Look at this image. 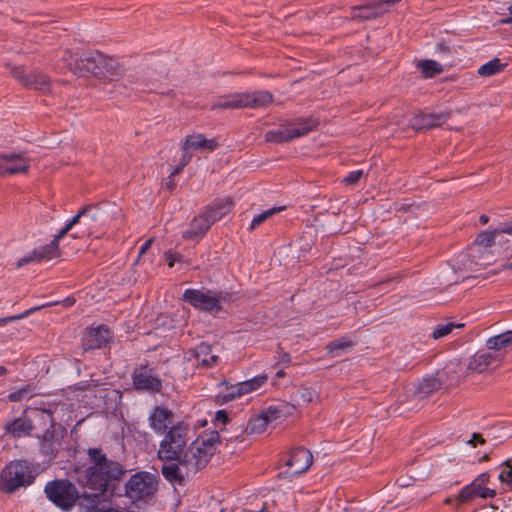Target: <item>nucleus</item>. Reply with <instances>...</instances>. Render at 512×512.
<instances>
[{"instance_id": "20", "label": "nucleus", "mask_w": 512, "mask_h": 512, "mask_svg": "<svg viewBox=\"0 0 512 512\" xmlns=\"http://www.w3.org/2000/svg\"><path fill=\"white\" fill-rule=\"evenodd\" d=\"M173 423L172 412L165 407H156L149 416V425L157 434L166 433Z\"/></svg>"}, {"instance_id": "51", "label": "nucleus", "mask_w": 512, "mask_h": 512, "mask_svg": "<svg viewBox=\"0 0 512 512\" xmlns=\"http://www.w3.org/2000/svg\"><path fill=\"white\" fill-rule=\"evenodd\" d=\"M216 422L225 425L228 422V415L225 411L221 410L216 413Z\"/></svg>"}, {"instance_id": "37", "label": "nucleus", "mask_w": 512, "mask_h": 512, "mask_svg": "<svg viewBox=\"0 0 512 512\" xmlns=\"http://www.w3.org/2000/svg\"><path fill=\"white\" fill-rule=\"evenodd\" d=\"M426 78L434 77L443 72V66L434 60H422L417 64Z\"/></svg>"}, {"instance_id": "57", "label": "nucleus", "mask_w": 512, "mask_h": 512, "mask_svg": "<svg viewBox=\"0 0 512 512\" xmlns=\"http://www.w3.org/2000/svg\"><path fill=\"white\" fill-rule=\"evenodd\" d=\"M183 170V167H181L180 165H178L173 171L172 173L170 174V178L171 177H174L175 175L179 174L181 171Z\"/></svg>"}, {"instance_id": "4", "label": "nucleus", "mask_w": 512, "mask_h": 512, "mask_svg": "<svg viewBox=\"0 0 512 512\" xmlns=\"http://www.w3.org/2000/svg\"><path fill=\"white\" fill-rule=\"evenodd\" d=\"M189 427L180 421L170 426L160 441L157 456L161 461L177 463L187 448Z\"/></svg>"}, {"instance_id": "39", "label": "nucleus", "mask_w": 512, "mask_h": 512, "mask_svg": "<svg viewBox=\"0 0 512 512\" xmlns=\"http://www.w3.org/2000/svg\"><path fill=\"white\" fill-rule=\"evenodd\" d=\"M354 346V343L347 338H340L334 341H331L326 345V350L332 355L337 356V351L346 350Z\"/></svg>"}, {"instance_id": "50", "label": "nucleus", "mask_w": 512, "mask_h": 512, "mask_svg": "<svg viewBox=\"0 0 512 512\" xmlns=\"http://www.w3.org/2000/svg\"><path fill=\"white\" fill-rule=\"evenodd\" d=\"M485 439L482 437L479 433H474L471 437V439L468 441V444H470L472 447H476L477 444H484Z\"/></svg>"}, {"instance_id": "6", "label": "nucleus", "mask_w": 512, "mask_h": 512, "mask_svg": "<svg viewBox=\"0 0 512 512\" xmlns=\"http://www.w3.org/2000/svg\"><path fill=\"white\" fill-rule=\"evenodd\" d=\"M32 466L25 460L13 461L6 465L0 476V488L5 493H13L20 487L34 481Z\"/></svg>"}, {"instance_id": "54", "label": "nucleus", "mask_w": 512, "mask_h": 512, "mask_svg": "<svg viewBox=\"0 0 512 512\" xmlns=\"http://www.w3.org/2000/svg\"><path fill=\"white\" fill-rule=\"evenodd\" d=\"M153 243V239H148L140 248L139 250V257H141L142 255H144L147 250L151 247Z\"/></svg>"}, {"instance_id": "59", "label": "nucleus", "mask_w": 512, "mask_h": 512, "mask_svg": "<svg viewBox=\"0 0 512 512\" xmlns=\"http://www.w3.org/2000/svg\"><path fill=\"white\" fill-rule=\"evenodd\" d=\"M439 49H440L441 51H444V52L448 51V47H447L446 45L442 44V43H441V44H439Z\"/></svg>"}, {"instance_id": "58", "label": "nucleus", "mask_w": 512, "mask_h": 512, "mask_svg": "<svg viewBox=\"0 0 512 512\" xmlns=\"http://www.w3.org/2000/svg\"><path fill=\"white\" fill-rule=\"evenodd\" d=\"M479 220H480V222H481L482 224H486V223H488V221H489V217H488L487 215H484V214H483V215H481V216H480Z\"/></svg>"}, {"instance_id": "64", "label": "nucleus", "mask_w": 512, "mask_h": 512, "mask_svg": "<svg viewBox=\"0 0 512 512\" xmlns=\"http://www.w3.org/2000/svg\"><path fill=\"white\" fill-rule=\"evenodd\" d=\"M510 15H512V4L508 8Z\"/></svg>"}, {"instance_id": "1", "label": "nucleus", "mask_w": 512, "mask_h": 512, "mask_svg": "<svg viewBox=\"0 0 512 512\" xmlns=\"http://www.w3.org/2000/svg\"><path fill=\"white\" fill-rule=\"evenodd\" d=\"M238 438L239 436L235 435L234 439ZM232 440L233 436L227 437L219 431L199 436L185 449L177 463L164 464L161 473L170 482L182 483L207 466L219 444Z\"/></svg>"}, {"instance_id": "13", "label": "nucleus", "mask_w": 512, "mask_h": 512, "mask_svg": "<svg viewBox=\"0 0 512 512\" xmlns=\"http://www.w3.org/2000/svg\"><path fill=\"white\" fill-rule=\"evenodd\" d=\"M30 168V160L22 154L0 155V176L25 174Z\"/></svg>"}, {"instance_id": "38", "label": "nucleus", "mask_w": 512, "mask_h": 512, "mask_svg": "<svg viewBox=\"0 0 512 512\" xmlns=\"http://www.w3.org/2000/svg\"><path fill=\"white\" fill-rule=\"evenodd\" d=\"M489 481V474L488 473H482L479 476H477L474 481L472 482V485L482 493V498H492L495 496L496 492L493 489L485 487V485Z\"/></svg>"}, {"instance_id": "30", "label": "nucleus", "mask_w": 512, "mask_h": 512, "mask_svg": "<svg viewBox=\"0 0 512 512\" xmlns=\"http://www.w3.org/2000/svg\"><path fill=\"white\" fill-rule=\"evenodd\" d=\"M319 122L312 118H297L294 122L289 124L293 139L300 138L307 135L312 130L316 129Z\"/></svg>"}, {"instance_id": "8", "label": "nucleus", "mask_w": 512, "mask_h": 512, "mask_svg": "<svg viewBox=\"0 0 512 512\" xmlns=\"http://www.w3.org/2000/svg\"><path fill=\"white\" fill-rule=\"evenodd\" d=\"M158 481L154 474L138 472L130 477L125 484L126 496L133 502L147 501L153 497L157 490Z\"/></svg>"}, {"instance_id": "36", "label": "nucleus", "mask_w": 512, "mask_h": 512, "mask_svg": "<svg viewBox=\"0 0 512 512\" xmlns=\"http://www.w3.org/2000/svg\"><path fill=\"white\" fill-rule=\"evenodd\" d=\"M507 64L501 63L499 58H494L478 68V74L482 77H490L504 70Z\"/></svg>"}, {"instance_id": "60", "label": "nucleus", "mask_w": 512, "mask_h": 512, "mask_svg": "<svg viewBox=\"0 0 512 512\" xmlns=\"http://www.w3.org/2000/svg\"><path fill=\"white\" fill-rule=\"evenodd\" d=\"M285 375L284 371L283 370H279L277 373H276V376L281 378Z\"/></svg>"}, {"instance_id": "31", "label": "nucleus", "mask_w": 512, "mask_h": 512, "mask_svg": "<svg viewBox=\"0 0 512 512\" xmlns=\"http://www.w3.org/2000/svg\"><path fill=\"white\" fill-rule=\"evenodd\" d=\"M105 494L96 492L94 494L83 493L78 494V505L84 512H97L103 507L101 505V499Z\"/></svg>"}, {"instance_id": "34", "label": "nucleus", "mask_w": 512, "mask_h": 512, "mask_svg": "<svg viewBox=\"0 0 512 512\" xmlns=\"http://www.w3.org/2000/svg\"><path fill=\"white\" fill-rule=\"evenodd\" d=\"M267 380V376H256L250 380L238 383L234 386V389H237L238 395H244L250 393L259 387H261Z\"/></svg>"}, {"instance_id": "23", "label": "nucleus", "mask_w": 512, "mask_h": 512, "mask_svg": "<svg viewBox=\"0 0 512 512\" xmlns=\"http://www.w3.org/2000/svg\"><path fill=\"white\" fill-rule=\"evenodd\" d=\"M212 222L204 212L194 217L189 224V228L183 232V238L194 240L202 238L210 229Z\"/></svg>"}, {"instance_id": "16", "label": "nucleus", "mask_w": 512, "mask_h": 512, "mask_svg": "<svg viewBox=\"0 0 512 512\" xmlns=\"http://www.w3.org/2000/svg\"><path fill=\"white\" fill-rule=\"evenodd\" d=\"M132 378L133 384L138 390L157 393L162 388L161 380L152 374V370H147L145 367L136 369Z\"/></svg>"}, {"instance_id": "62", "label": "nucleus", "mask_w": 512, "mask_h": 512, "mask_svg": "<svg viewBox=\"0 0 512 512\" xmlns=\"http://www.w3.org/2000/svg\"><path fill=\"white\" fill-rule=\"evenodd\" d=\"M409 484L406 483V481H403L402 483H400V486L401 487H407Z\"/></svg>"}, {"instance_id": "43", "label": "nucleus", "mask_w": 512, "mask_h": 512, "mask_svg": "<svg viewBox=\"0 0 512 512\" xmlns=\"http://www.w3.org/2000/svg\"><path fill=\"white\" fill-rule=\"evenodd\" d=\"M284 209V207H275V208H271L269 210H266L258 215H256L252 221H251V224H250V230H254L256 227H258L259 225H261L263 222H265L267 219H269L270 217H272L273 215H275L276 213L282 211Z\"/></svg>"}, {"instance_id": "14", "label": "nucleus", "mask_w": 512, "mask_h": 512, "mask_svg": "<svg viewBox=\"0 0 512 512\" xmlns=\"http://www.w3.org/2000/svg\"><path fill=\"white\" fill-rule=\"evenodd\" d=\"M99 52L87 54H72L68 60L69 69L76 75L87 76L95 75L96 61Z\"/></svg>"}, {"instance_id": "40", "label": "nucleus", "mask_w": 512, "mask_h": 512, "mask_svg": "<svg viewBox=\"0 0 512 512\" xmlns=\"http://www.w3.org/2000/svg\"><path fill=\"white\" fill-rule=\"evenodd\" d=\"M499 480L512 489V457L500 466Z\"/></svg>"}, {"instance_id": "44", "label": "nucleus", "mask_w": 512, "mask_h": 512, "mask_svg": "<svg viewBox=\"0 0 512 512\" xmlns=\"http://www.w3.org/2000/svg\"><path fill=\"white\" fill-rule=\"evenodd\" d=\"M50 305L51 304H44L42 306H37V307H33L31 309H28L25 312H23L21 314H18V315L0 318V326H3V325H5L7 323H10L12 321L23 319V318L29 316L30 314H32L33 312L38 311L41 308L46 307V306H50Z\"/></svg>"}, {"instance_id": "12", "label": "nucleus", "mask_w": 512, "mask_h": 512, "mask_svg": "<svg viewBox=\"0 0 512 512\" xmlns=\"http://www.w3.org/2000/svg\"><path fill=\"white\" fill-rule=\"evenodd\" d=\"M183 299L192 306L204 311L220 310L219 299L211 295L210 292H203L196 289H187L183 294Z\"/></svg>"}, {"instance_id": "41", "label": "nucleus", "mask_w": 512, "mask_h": 512, "mask_svg": "<svg viewBox=\"0 0 512 512\" xmlns=\"http://www.w3.org/2000/svg\"><path fill=\"white\" fill-rule=\"evenodd\" d=\"M482 491L479 492L473 485L472 483L465 486L459 493L458 497H457V500L460 502V503H467V502H470L472 500H474L476 497H481L482 498Z\"/></svg>"}, {"instance_id": "45", "label": "nucleus", "mask_w": 512, "mask_h": 512, "mask_svg": "<svg viewBox=\"0 0 512 512\" xmlns=\"http://www.w3.org/2000/svg\"><path fill=\"white\" fill-rule=\"evenodd\" d=\"M299 396L303 402L311 403L318 398V394L315 390L308 387H303L299 390Z\"/></svg>"}, {"instance_id": "46", "label": "nucleus", "mask_w": 512, "mask_h": 512, "mask_svg": "<svg viewBox=\"0 0 512 512\" xmlns=\"http://www.w3.org/2000/svg\"><path fill=\"white\" fill-rule=\"evenodd\" d=\"M363 174L362 170L352 171L343 179V182L346 185H354L361 179Z\"/></svg>"}, {"instance_id": "27", "label": "nucleus", "mask_w": 512, "mask_h": 512, "mask_svg": "<svg viewBox=\"0 0 512 512\" xmlns=\"http://www.w3.org/2000/svg\"><path fill=\"white\" fill-rule=\"evenodd\" d=\"M218 147V143L214 139H206L203 134L189 135L183 144V151L190 149H207L214 151Z\"/></svg>"}, {"instance_id": "11", "label": "nucleus", "mask_w": 512, "mask_h": 512, "mask_svg": "<svg viewBox=\"0 0 512 512\" xmlns=\"http://www.w3.org/2000/svg\"><path fill=\"white\" fill-rule=\"evenodd\" d=\"M504 359L503 352L494 350H480L469 361L468 369L481 373L488 368L497 367Z\"/></svg>"}, {"instance_id": "55", "label": "nucleus", "mask_w": 512, "mask_h": 512, "mask_svg": "<svg viewBox=\"0 0 512 512\" xmlns=\"http://www.w3.org/2000/svg\"><path fill=\"white\" fill-rule=\"evenodd\" d=\"M291 361V356L290 354L288 353H283L281 356H280V362L282 363H289Z\"/></svg>"}, {"instance_id": "56", "label": "nucleus", "mask_w": 512, "mask_h": 512, "mask_svg": "<svg viewBox=\"0 0 512 512\" xmlns=\"http://www.w3.org/2000/svg\"><path fill=\"white\" fill-rule=\"evenodd\" d=\"M166 186L170 191L174 190L176 183L174 182L173 177H169V181L167 182Z\"/></svg>"}, {"instance_id": "22", "label": "nucleus", "mask_w": 512, "mask_h": 512, "mask_svg": "<svg viewBox=\"0 0 512 512\" xmlns=\"http://www.w3.org/2000/svg\"><path fill=\"white\" fill-rule=\"evenodd\" d=\"M110 340V331L105 326H99L91 329L84 337V350L99 349L106 345Z\"/></svg>"}, {"instance_id": "47", "label": "nucleus", "mask_w": 512, "mask_h": 512, "mask_svg": "<svg viewBox=\"0 0 512 512\" xmlns=\"http://www.w3.org/2000/svg\"><path fill=\"white\" fill-rule=\"evenodd\" d=\"M31 262H39L38 257H36L35 250L32 253H30V254L20 258L18 260V262H17V266L18 267H22V266H24L26 264H29Z\"/></svg>"}, {"instance_id": "9", "label": "nucleus", "mask_w": 512, "mask_h": 512, "mask_svg": "<svg viewBox=\"0 0 512 512\" xmlns=\"http://www.w3.org/2000/svg\"><path fill=\"white\" fill-rule=\"evenodd\" d=\"M47 498L64 511L70 510L76 503L78 491L68 480H55L45 486Z\"/></svg>"}, {"instance_id": "35", "label": "nucleus", "mask_w": 512, "mask_h": 512, "mask_svg": "<svg viewBox=\"0 0 512 512\" xmlns=\"http://www.w3.org/2000/svg\"><path fill=\"white\" fill-rule=\"evenodd\" d=\"M265 140L272 143H283L293 140L289 125L277 130L267 131L265 134Z\"/></svg>"}, {"instance_id": "24", "label": "nucleus", "mask_w": 512, "mask_h": 512, "mask_svg": "<svg viewBox=\"0 0 512 512\" xmlns=\"http://www.w3.org/2000/svg\"><path fill=\"white\" fill-rule=\"evenodd\" d=\"M387 11L388 8H383V4L371 2L367 5L352 7L351 19L359 21L375 19Z\"/></svg>"}, {"instance_id": "2", "label": "nucleus", "mask_w": 512, "mask_h": 512, "mask_svg": "<svg viewBox=\"0 0 512 512\" xmlns=\"http://www.w3.org/2000/svg\"><path fill=\"white\" fill-rule=\"evenodd\" d=\"M88 457L91 465L78 472V483L101 494H112L126 474L125 467L117 461L108 459L101 449H88Z\"/></svg>"}, {"instance_id": "48", "label": "nucleus", "mask_w": 512, "mask_h": 512, "mask_svg": "<svg viewBox=\"0 0 512 512\" xmlns=\"http://www.w3.org/2000/svg\"><path fill=\"white\" fill-rule=\"evenodd\" d=\"M27 393L28 389H19L18 391H15L9 395V400L13 402L21 401Z\"/></svg>"}, {"instance_id": "28", "label": "nucleus", "mask_w": 512, "mask_h": 512, "mask_svg": "<svg viewBox=\"0 0 512 512\" xmlns=\"http://www.w3.org/2000/svg\"><path fill=\"white\" fill-rule=\"evenodd\" d=\"M503 234L512 235V223L504 224L502 227L495 229L494 231L481 232L477 236L475 243L479 246L490 247L494 245L495 240L502 237Z\"/></svg>"}, {"instance_id": "15", "label": "nucleus", "mask_w": 512, "mask_h": 512, "mask_svg": "<svg viewBox=\"0 0 512 512\" xmlns=\"http://www.w3.org/2000/svg\"><path fill=\"white\" fill-rule=\"evenodd\" d=\"M312 461L313 456L308 449L303 447L294 448L286 461L288 473L290 475H299L311 466Z\"/></svg>"}, {"instance_id": "33", "label": "nucleus", "mask_w": 512, "mask_h": 512, "mask_svg": "<svg viewBox=\"0 0 512 512\" xmlns=\"http://www.w3.org/2000/svg\"><path fill=\"white\" fill-rule=\"evenodd\" d=\"M36 257L40 261H48L57 257H60L61 251L59 245L55 241H51L49 244L41 246L35 249Z\"/></svg>"}, {"instance_id": "63", "label": "nucleus", "mask_w": 512, "mask_h": 512, "mask_svg": "<svg viewBox=\"0 0 512 512\" xmlns=\"http://www.w3.org/2000/svg\"><path fill=\"white\" fill-rule=\"evenodd\" d=\"M409 484L406 483V481H403L402 483H400V486L401 487H407Z\"/></svg>"}, {"instance_id": "21", "label": "nucleus", "mask_w": 512, "mask_h": 512, "mask_svg": "<svg viewBox=\"0 0 512 512\" xmlns=\"http://www.w3.org/2000/svg\"><path fill=\"white\" fill-rule=\"evenodd\" d=\"M35 410L30 417H20L6 425V429L14 437L29 435L31 431L38 430L39 424L35 420Z\"/></svg>"}, {"instance_id": "52", "label": "nucleus", "mask_w": 512, "mask_h": 512, "mask_svg": "<svg viewBox=\"0 0 512 512\" xmlns=\"http://www.w3.org/2000/svg\"><path fill=\"white\" fill-rule=\"evenodd\" d=\"M236 393H237V389H234V386H231L230 391L227 394L223 395V400L225 402H228V401L235 399L236 397H239L240 395H238Z\"/></svg>"}, {"instance_id": "29", "label": "nucleus", "mask_w": 512, "mask_h": 512, "mask_svg": "<svg viewBox=\"0 0 512 512\" xmlns=\"http://www.w3.org/2000/svg\"><path fill=\"white\" fill-rule=\"evenodd\" d=\"M486 348L497 352L512 350V330L488 338Z\"/></svg>"}, {"instance_id": "61", "label": "nucleus", "mask_w": 512, "mask_h": 512, "mask_svg": "<svg viewBox=\"0 0 512 512\" xmlns=\"http://www.w3.org/2000/svg\"><path fill=\"white\" fill-rule=\"evenodd\" d=\"M5 372H6V368L3 366H0V376L5 374Z\"/></svg>"}, {"instance_id": "18", "label": "nucleus", "mask_w": 512, "mask_h": 512, "mask_svg": "<svg viewBox=\"0 0 512 512\" xmlns=\"http://www.w3.org/2000/svg\"><path fill=\"white\" fill-rule=\"evenodd\" d=\"M13 75L20 79L21 82L34 90H39L41 92H48L50 90V79L45 74L39 72H32L27 75H23V71L20 68H13Z\"/></svg>"}, {"instance_id": "10", "label": "nucleus", "mask_w": 512, "mask_h": 512, "mask_svg": "<svg viewBox=\"0 0 512 512\" xmlns=\"http://www.w3.org/2000/svg\"><path fill=\"white\" fill-rule=\"evenodd\" d=\"M96 57L95 77L107 81H115L124 75L125 70L123 66L115 59L107 57L102 53H99Z\"/></svg>"}, {"instance_id": "49", "label": "nucleus", "mask_w": 512, "mask_h": 512, "mask_svg": "<svg viewBox=\"0 0 512 512\" xmlns=\"http://www.w3.org/2000/svg\"><path fill=\"white\" fill-rule=\"evenodd\" d=\"M165 257H166L169 267H173L175 262H178L181 260V255L172 253L170 251L165 253Z\"/></svg>"}, {"instance_id": "25", "label": "nucleus", "mask_w": 512, "mask_h": 512, "mask_svg": "<svg viewBox=\"0 0 512 512\" xmlns=\"http://www.w3.org/2000/svg\"><path fill=\"white\" fill-rule=\"evenodd\" d=\"M232 206L233 203L229 198L217 199L205 208L204 213L207 214L213 224L215 221L220 220L230 213Z\"/></svg>"}, {"instance_id": "5", "label": "nucleus", "mask_w": 512, "mask_h": 512, "mask_svg": "<svg viewBox=\"0 0 512 512\" xmlns=\"http://www.w3.org/2000/svg\"><path fill=\"white\" fill-rule=\"evenodd\" d=\"M273 102V95L268 91L251 93H234L220 96L211 106L212 110L265 108Z\"/></svg>"}, {"instance_id": "32", "label": "nucleus", "mask_w": 512, "mask_h": 512, "mask_svg": "<svg viewBox=\"0 0 512 512\" xmlns=\"http://www.w3.org/2000/svg\"><path fill=\"white\" fill-rule=\"evenodd\" d=\"M440 386L441 382L437 378H425L418 384L414 395L419 399L426 398L440 389Z\"/></svg>"}, {"instance_id": "17", "label": "nucleus", "mask_w": 512, "mask_h": 512, "mask_svg": "<svg viewBox=\"0 0 512 512\" xmlns=\"http://www.w3.org/2000/svg\"><path fill=\"white\" fill-rule=\"evenodd\" d=\"M281 417L280 410L277 407H269L267 411L261 415L252 417L245 427L248 434L263 433L268 424Z\"/></svg>"}, {"instance_id": "3", "label": "nucleus", "mask_w": 512, "mask_h": 512, "mask_svg": "<svg viewBox=\"0 0 512 512\" xmlns=\"http://www.w3.org/2000/svg\"><path fill=\"white\" fill-rule=\"evenodd\" d=\"M35 420L39 424L35 436L41 441L40 452L45 456L56 457L66 429L55 423L50 411L36 409Z\"/></svg>"}, {"instance_id": "53", "label": "nucleus", "mask_w": 512, "mask_h": 512, "mask_svg": "<svg viewBox=\"0 0 512 512\" xmlns=\"http://www.w3.org/2000/svg\"><path fill=\"white\" fill-rule=\"evenodd\" d=\"M190 160H191V154L189 153V151H184L178 165H180L181 167L184 168L190 162Z\"/></svg>"}, {"instance_id": "7", "label": "nucleus", "mask_w": 512, "mask_h": 512, "mask_svg": "<svg viewBox=\"0 0 512 512\" xmlns=\"http://www.w3.org/2000/svg\"><path fill=\"white\" fill-rule=\"evenodd\" d=\"M93 206H84L71 220L54 236L53 241L59 245L62 239L69 231L79 225V228L72 233L73 238L89 237L95 232V223L99 219L97 213L92 212Z\"/></svg>"}, {"instance_id": "26", "label": "nucleus", "mask_w": 512, "mask_h": 512, "mask_svg": "<svg viewBox=\"0 0 512 512\" xmlns=\"http://www.w3.org/2000/svg\"><path fill=\"white\" fill-rule=\"evenodd\" d=\"M190 355L204 367H211L216 364L218 356L212 353L209 344L200 343L194 349L190 350Z\"/></svg>"}, {"instance_id": "42", "label": "nucleus", "mask_w": 512, "mask_h": 512, "mask_svg": "<svg viewBox=\"0 0 512 512\" xmlns=\"http://www.w3.org/2000/svg\"><path fill=\"white\" fill-rule=\"evenodd\" d=\"M463 326L464 324H455L453 322L438 324L432 333V337L435 340L443 338L449 335L454 328H462Z\"/></svg>"}, {"instance_id": "19", "label": "nucleus", "mask_w": 512, "mask_h": 512, "mask_svg": "<svg viewBox=\"0 0 512 512\" xmlns=\"http://www.w3.org/2000/svg\"><path fill=\"white\" fill-rule=\"evenodd\" d=\"M450 112L419 114L413 117L411 125L415 130H425L439 127L449 118Z\"/></svg>"}]
</instances>
